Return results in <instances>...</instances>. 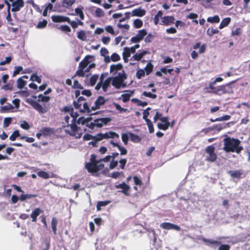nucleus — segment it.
Here are the masks:
<instances>
[{"label":"nucleus","mask_w":250,"mask_h":250,"mask_svg":"<svg viewBox=\"0 0 250 250\" xmlns=\"http://www.w3.org/2000/svg\"><path fill=\"white\" fill-rule=\"evenodd\" d=\"M111 159V155H108L103 159L97 161L96 160V156L92 155L90 159V162L86 163L85 167L89 172L94 173L103 168L104 165L102 164V162H107Z\"/></svg>","instance_id":"obj_1"},{"label":"nucleus","mask_w":250,"mask_h":250,"mask_svg":"<svg viewBox=\"0 0 250 250\" xmlns=\"http://www.w3.org/2000/svg\"><path fill=\"white\" fill-rule=\"evenodd\" d=\"M94 61V56L87 55L85 56L84 59L80 62L76 74L80 77L84 76L85 72L89 71L90 69L95 67Z\"/></svg>","instance_id":"obj_2"},{"label":"nucleus","mask_w":250,"mask_h":250,"mask_svg":"<svg viewBox=\"0 0 250 250\" xmlns=\"http://www.w3.org/2000/svg\"><path fill=\"white\" fill-rule=\"evenodd\" d=\"M110 121L111 119L109 118H103L97 119L93 122H90L88 118L80 117L77 123L79 124L85 125L87 127L91 129H95V127H101L104 125H106Z\"/></svg>","instance_id":"obj_3"},{"label":"nucleus","mask_w":250,"mask_h":250,"mask_svg":"<svg viewBox=\"0 0 250 250\" xmlns=\"http://www.w3.org/2000/svg\"><path fill=\"white\" fill-rule=\"evenodd\" d=\"M224 141L223 149L226 152H235L238 153L243 149V147L239 146L240 141L238 139L228 137L225 138Z\"/></svg>","instance_id":"obj_4"},{"label":"nucleus","mask_w":250,"mask_h":250,"mask_svg":"<svg viewBox=\"0 0 250 250\" xmlns=\"http://www.w3.org/2000/svg\"><path fill=\"white\" fill-rule=\"evenodd\" d=\"M83 138L85 140L93 139L96 141H100L103 139L119 138V135L113 131H108L104 133H99L95 136L87 134L83 136Z\"/></svg>","instance_id":"obj_5"},{"label":"nucleus","mask_w":250,"mask_h":250,"mask_svg":"<svg viewBox=\"0 0 250 250\" xmlns=\"http://www.w3.org/2000/svg\"><path fill=\"white\" fill-rule=\"evenodd\" d=\"M64 131L71 135L74 136L76 138H80L83 134L82 130L77 127L75 125H69L64 127Z\"/></svg>","instance_id":"obj_6"},{"label":"nucleus","mask_w":250,"mask_h":250,"mask_svg":"<svg viewBox=\"0 0 250 250\" xmlns=\"http://www.w3.org/2000/svg\"><path fill=\"white\" fill-rule=\"evenodd\" d=\"M112 85L117 89L125 87L126 84L124 83L126 79V75H121L110 77Z\"/></svg>","instance_id":"obj_7"},{"label":"nucleus","mask_w":250,"mask_h":250,"mask_svg":"<svg viewBox=\"0 0 250 250\" xmlns=\"http://www.w3.org/2000/svg\"><path fill=\"white\" fill-rule=\"evenodd\" d=\"M100 81L95 86V89L98 90L102 88L104 92L107 91L109 87H110V84L111 83L110 77L104 80V76L103 74H102L100 77Z\"/></svg>","instance_id":"obj_8"},{"label":"nucleus","mask_w":250,"mask_h":250,"mask_svg":"<svg viewBox=\"0 0 250 250\" xmlns=\"http://www.w3.org/2000/svg\"><path fill=\"white\" fill-rule=\"evenodd\" d=\"M84 99L83 97H80L77 102H74V106L75 108L79 109L82 112H87L89 113L90 112V109L87 104L84 102Z\"/></svg>","instance_id":"obj_9"},{"label":"nucleus","mask_w":250,"mask_h":250,"mask_svg":"<svg viewBox=\"0 0 250 250\" xmlns=\"http://www.w3.org/2000/svg\"><path fill=\"white\" fill-rule=\"evenodd\" d=\"M110 73L112 75H117V76H119L122 74L126 75L123 68V65L121 63L111 65L110 66Z\"/></svg>","instance_id":"obj_10"},{"label":"nucleus","mask_w":250,"mask_h":250,"mask_svg":"<svg viewBox=\"0 0 250 250\" xmlns=\"http://www.w3.org/2000/svg\"><path fill=\"white\" fill-rule=\"evenodd\" d=\"M215 148L212 146H209L206 148L205 151L207 154V159L210 162H214L217 158V155L214 152Z\"/></svg>","instance_id":"obj_11"},{"label":"nucleus","mask_w":250,"mask_h":250,"mask_svg":"<svg viewBox=\"0 0 250 250\" xmlns=\"http://www.w3.org/2000/svg\"><path fill=\"white\" fill-rule=\"evenodd\" d=\"M106 101L107 100H106L104 97H99L95 101L94 104L91 107V109L92 110H95L100 108V107L103 106Z\"/></svg>","instance_id":"obj_12"},{"label":"nucleus","mask_w":250,"mask_h":250,"mask_svg":"<svg viewBox=\"0 0 250 250\" xmlns=\"http://www.w3.org/2000/svg\"><path fill=\"white\" fill-rule=\"evenodd\" d=\"M115 188H121L122 189L121 192L125 195H130V187L125 182H123L121 184L116 185Z\"/></svg>","instance_id":"obj_13"},{"label":"nucleus","mask_w":250,"mask_h":250,"mask_svg":"<svg viewBox=\"0 0 250 250\" xmlns=\"http://www.w3.org/2000/svg\"><path fill=\"white\" fill-rule=\"evenodd\" d=\"M134 93V90H126L124 93L122 94L119 99L121 100L123 103H126L130 100V97L133 95Z\"/></svg>","instance_id":"obj_14"},{"label":"nucleus","mask_w":250,"mask_h":250,"mask_svg":"<svg viewBox=\"0 0 250 250\" xmlns=\"http://www.w3.org/2000/svg\"><path fill=\"white\" fill-rule=\"evenodd\" d=\"M51 19L52 21L55 22H69L68 17L61 15H53Z\"/></svg>","instance_id":"obj_15"},{"label":"nucleus","mask_w":250,"mask_h":250,"mask_svg":"<svg viewBox=\"0 0 250 250\" xmlns=\"http://www.w3.org/2000/svg\"><path fill=\"white\" fill-rule=\"evenodd\" d=\"M160 227L165 229H175L176 230H180V228L178 226L168 222L161 224Z\"/></svg>","instance_id":"obj_16"},{"label":"nucleus","mask_w":250,"mask_h":250,"mask_svg":"<svg viewBox=\"0 0 250 250\" xmlns=\"http://www.w3.org/2000/svg\"><path fill=\"white\" fill-rule=\"evenodd\" d=\"M175 19L173 16H165L162 18V24L169 25L174 23Z\"/></svg>","instance_id":"obj_17"},{"label":"nucleus","mask_w":250,"mask_h":250,"mask_svg":"<svg viewBox=\"0 0 250 250\" xmlns=\"http://www.w3.org/2000/svg\"><path fill=\"white\" fill-rule=\"evenodd\" d=\"M146 11L141 7L134 9L132 11V16L143 17L146 14Z\"/></svg>","instance_id":"obj_18"},{"label":"nucleus","mask_w":250,"mask_h":250,"mask_svg":"<svg viewBox=\"0 0 250 250\" xmlns=\"http://www.w3.org/2000/svg\"><path fill=\"white\" fill-rule=\"evenodd\" d=\"M37 174L39 177L45 179L55 177V174L53 173H48L44 171H39L38 172Z\"/></svg>","instance_id":"obj_19"},{"label":"nucleus","mask_w":250,"mask_h":250,"mask_svg":"<svg viewBox=\"0 0 250 250\" xmlns=\"http://www.w3.org/2000/svg\"><path fill=\"white\" fill-rule=\"evenodd\" d=\"M32 106L36 110L41 113L43 114L47 112V109L45 107L42 106L41 105L37 103H34L32 104Z\"/></svg>","instance_id":"obj_20"},{"label":"nucleus","mask_w":250,"mask_h":250,"mask_svg":"<svg viewBox=\"0 0 250 250\" xmlns=\"http://www.w3.org/2000/svg\"><path fill=\"white\" fill-rule=\"evenodd\" d=\"M42 212V211L39 208H35L30 215L32 219V221L36 222L37 220V216H39Z\"/></svg>","instance_id":"obj_21"},{"label":"nucleus","mask_w":250,"mask_h":250,"mask_svg":"<svg viewBox=\"0 0 250 250\" xmlns=\"http://www.w3.org/2000/svg\"><path fill=\"white\" fill-rule=\"evenodd\" d=\"M228 173L232 178H239L243 174V172L241 170H230Z\"/></svg>","instance_id":"obj_22"},{"label":"nucleus","mask_w":250,"mask_h":250,"mask_svg":"<svg viewBox=\"0 0 250 250\" xmlns=\"http://www.w3.org/2000/svg\"><path fill=\"white\" fill-rule=\"evenodd\" d=\"M148 53L147 51H143L138 52L133 56L134 60L136 61H140L145 55Z\"/></svg>","instance_id":"obj_23"},{"label":"nucleus","mask_w":250,"mask_h":250,"mask_svg":"<svg viewBox=\"0 0 250 250\" xmlns=\"http://www.w3.org/2000/svg\"><path fill=\"white\" fill-rule=\"evenodd\" d=\"M14 106L13 105H12L10 104H8L4 106H1L0 108V111L1 112H8L12 110Z\"/></svg>","instance_id":"obj_24"},{"label":"nucleus","mask_w":250,"mask_h":250,"mask_svg":"<svg viewBox=\"0 0 250 250\" xmlns=\"http://www.w3.org/2000/svg\"><path fill=\"white\" fill-rule=\"evenodd\" d=\"M202 240L208 246H215L220 244V242L218 241L212 239L203 238Z\"/></svg>","instance_id":"obj_25"},{"label":"nucleus","mask_w":250,"mask_h":250,"mask_svg":"<svg viewBox=\"0 0 250 250\" xmlns=\"http://www.w3.org/2000/svg\"><path fill=\"white\" fill-rule=\"evenodd\" d=\"M41 130L43 136L50 135L54 133L53 129L50 127H44L41 129Z\"/></svg>","instance_id":"obj_26"},{"label":"nucleus","mask_w":250,"mask_h":250,"mask_svg":"<svg viewBox=\"0 0 250 250\" xmlns=\"http://www.w3.org/2000/svg\"><path fill=\"white\" fill-rule=\"evenodd\" d=\"M131 54L129 51V48L125 47L124 48V51L123 52V59L125 62H127L128 58L130 56Z\"/></svg>","instance_id":"obj_27"},{"label":"nucleus","mask_w":250,"mask_h":250,"mask_svg":"<svg viewBox=\"0 0 250 250\" xmlns=\"http://www.w3.org/2000/svg\"><path fill=\"white\" fill-rule=\"evenodd\" d=\"M231 19L229 17L223 19L222 21L221 22L220 25H219V28L222 29L224 27L227 26L230 22Z\"/></svg>","instance_id":"obj_28"},{"label":"nucleus","mask_w":250,"mask_h":250,"mask_svg":"<svg viewBox=\"0 0 250 250\" xmlns=\"http://www.w3.org/2000/svg\"><path fill=\"white\" fill-rule=\"evenodd\" d=\"M68 23H69L70 25L72 26V28H77L78 25H83V23L78 20H77L76 21H71L70 20H69V22H67Z\"/></svg>","instance_id":"obj_29"},{"label":"nucleus","mask_w":250,"mask_h":250,"mask_svg":"<svg viewBox=\"0 0 250 250\" xmlns=\"http://www.w3.org/2000/svg\"><path fill=\"white\" fill-rule=\"evenodd\" d=\"M77 37L80 40L85 41L87 39V36L86 32L83 30H81L77 33Z\"/></svg>","instance_id":"obj_30"},{"label":"nucleus","mask_w":250,"mask_h":250,"mask_svg":"<svg viewBox=\"0 0 250 250\" xmlns=\"http://www.w3.org/2000/svg\"><path fill=\"white\" fill-rule=\"evenodd\" d=\"M129 135L131 141L134 143H138L141 141V138L134 133L129 132Z\"/></svg>","instance_id":"obj_31"},{"label":"nucleus","mask_w":250,"mask_h":250,"mask_svg":"<svg viewBox=\"0 0 250 250\" xmlns=\"http://www.w3.org/2000/svg\"><path fill=\"white\" fill-rule=\"evenodd\" d=\"M94 15L98 18L103 17L104 16V12L101 8H97L94 12Z\"/></svg>","instance_id":"obj_32"},{"label":"nucleus","mask_w":250,"mask_h":250,"mask_svg":"<svg viewBox=\"0 0 250 250\" xmlns=\"http://www.w3.org/2000/svg\"><path fill=\"white\" fill-rule=\"evenodd\" d=\"M113 105L116 108V109L118 110L119 112L120 113H125L128 111V109L127 108H125L122 107L119 104L117 103H113Z\"/></svg>","instance_id":"obj_33"},{"label":"nucleus","mask_w":250,"mask_h":250,"mask_svg":"<svg viewBox=\"0 0 250 250\" xmlns=\"http://www.w3.org/2000/svg\"><path fill=\"white\" fill-rule=\"evenodd\" d=\"M207 21L210 23H218L220 21V18L218 16L215 15L213 17H210L207 19Z\"/></svg>","instance_id":"obj_34"},{"label":"nucleus","mask_w":250,"mask_h":250,"mask_svg":"<svg viewBox=\"0 0 250 250\" xmlns=\"http://www.w3.org/2000/svg\"><path fill=\"white\" fill-rule=\"evenodd\" d=\"M153 65L150 62H148L145 68V71L146 72V75H149L152 71Z\"/></svg>","instance_id":"obj_35"},{"label":"nucleus","mask_w":250,"mask_h":250,"mask_svg":"<svg viewBox=\"0 0 250 250\" xmlns=\"http://www.w3.org/2000/svg\"><path fill=\"white\" fill-rule=\"evenodd\" d=\"M57 224V219L56 218H53L51 221V228L54 234L56 233Z\"/></svg>","instance_id":"obj_36"},{"label":"nucleus","mask_w":250,"mask_h":250,"mask_svg":"<svg viewBox=\"0 0 250 250\" xmlns=\"http://www.w3.org/2000/svg\"><path fill=\"white\" fill-rule=\"evenodd\" d=\"M26 84V82L22 79V78H20L17 80V87L20 88H22Z\"/></svg>","instance_id":"obj_37"},{"label":"nucleus","mask_w":250,"mask_h":250,"mask_svg":"<svg viewBox=\"0 0 250 250\" xmlns=\"http://www.w3.org/2000/svg\"><path fill=\"white\" fill-rule=\"evenodd\" d=\"M163 12L161 11H159L157 14L155 15L154 19V22L155 25H157L159 21V19L162 17Z\"/></svg>","instance_id":"obj_38"},{"label":"nucleus","mask_w":250,"mask_h":250,"mask_svg":"<svg viewBox=\"0 0 250 250\" xmlns=\"http://www.w3.org/2000/svg\"><path fill=\"white\" fill-rule=\"evenodd\" d=\"M75 1V0H63V6L66 8L70 7L73 5Z\"/></svg>","instance_id":"obj_39"},{"label":"nucleus","mask_w":250,"mask_h":250,"mask_svg":"<svg viewBox=\"0 0 250 250\" xmlns=\"http://www.w3.org/2000/svg\"><path fill=\"white\" fill-rule=\"evenodd\" d=\"M98 75H94L89 78V83L91 85H94L98 79Z\"/></svg>","instance_id":"obj_40"},{"label":"nucleus","mask_w":250,"mask_h":250,"mask_svg":"<svg viewBox=\"0 0 250 250\" xmlns=\"http://www.w3.org/2000/svg\"><path fill=\"white\" fill-rule=\"evenodd\" d=\"M75 13L76 15L79 16L80 19L82 20H83L84 19V14L82 11V10L80 8H76L75 9Z\"/></svg>","instance_id":"obj_41"},{"label":"nucleus","mask_w":250,"mask_h":250,"mask_svg":"<svg viewBox=\"0 0 250 250\" xmlns=\"http://www.w3.org/2000/svg\"><path fill=\"white\" fill-rule=\"evenodd\" d=\"M214 92L219 94L225 93L226 92L225 87L224 85L218 86L216 87V90Z\"/></svg>","instance_id":"obj_42"},{"label":"nucleus","mask_w":250,"mask_h":250,"mask_svg":"<svg viewBox=\"0 0 250 250\" xmlns=\"http://www.w3.org/2000/svg\"><path fill=\"white\" fill-rule=\"evenodd\" d=\"M169 125L170 123H159L158 124V128L164 130H167Z\"/></svg>","instance_id":"obj_43"},{"label":"nucleus","mask_w":250,"mask_h":250,"mask_svg":"<svg viewBox=\"0 0 250 250\" xmlns=\"http://www.w3.org/2000/svg\"><path fill=\"white\" fill-rule=\"evenodd\" d=\"M47 24V21L45 20H43L42 21L39 22L36 27L39 29L44 28L46 27Z\"/></svg>","instance_id":"obj_44"},{"label":"nucleus","mask_w":250,"mask_h":250,"mask_svg":"<svg viewBox=\"0 0 250 250\" xmlns=\"http://www.w3.org/2000/svg\"><path fill=\"white\" fill-rule=\"evenodd\" d=\"M219 30L216 29H214L213 28H209L208 29L207 31V34L209 36H212L213 35L215 34H217L219 33Z\"/></svg>","instance_id":"obj_45"},{"label":"nucleus","mask_w":250,"mask_h":250,"mask_svg":"<svg viewBox=\"0 0 250 250\" xmlns=\"http://www.w3.org/2000/svg\"><path fill=\"white\" fill-rule=\"evenodd\" d=\"M104 30H105L108 33L115 35H116L113 27L111 25H107L105 27Z\"/></svg>","instance_id":"obj_46"},{"label":"nucleus","mask_w":250,"mask_h":250,"mask_svg":"<svg viewBox=\"0 0 250 250\" xmlns=\"http://www.w3.org/2000/svg\"><path fill=\"white\" fill-rule=\"evenodd\" d=\"M145 71L144 69H139L136 72V77L138 79H141L145 76Z\"/></svg>","instance_id":"obj_47"},{"label":"nucleus","mask_w":250,"mask_h":250,"mask_svg":"<svg viewBox=\"0 0 250 250\" xmlns=\"http://www.w3.org/2000/svg\"><path fill=\"white\" fill-rule=\"evenodd\" d=\"M20 136V132L18 130L15 131L13 134L9 137V139L11 141H15L16 139Z\"/></svg>","instance_id":"obj_48"},{"label":"nucleus","mask_w":250,"mask_h":250,"mask_svg":"<svg viewBox=\"0 0 250 250\" xmlns=\"http://www.w3.org/2000/svg\"><path fill=\"white\" fill-rule=\"evenodd\" d=\"M133 24L137 28H141L143 25V21L140 19H136L134 21Z\"/></svg>","instance_id":"obj_49"},{"label":"nucleus","mask_w":250,"mask_h":250,"mask_svg":"<svg viewBox=\"0 0 250 250\" xmlns=\"http://www.w3.org/2000/svg\"><path fill=\"white\" fill-rule=\"evenodd\" d=\"M129 138V133H123L122 134V140L125 145L127 144Z\"/></svg>","instance_id":"obj_50"},{"label":"nucleus","mask_w":250,"mask_h":250,"mask_svg":"<svg viewBox=\"0 0 250 250\" xmlns=\"http://www.w3.org/2000/svg\"><path fill=\"white\" fill-rule=\"evenodd\" d=\"M146 35V31L145 30L143 29L140 30L136 35L138 36V38H139L140 40H142Z\"/></svg>","instance_id":"obj_51"},{"label":"nucleus","mask_w":250,"mask_h":250,"mask_svg":"<svg viewBox=\"0 0 250 250\" xmlns=\"http://www.w3.org/2000/svg\"><path fill=\"white\" fill-rule=\"evenodd\" d=\"M110 59L113 62H117L120 60L121 58L118 54L114 53L111 55Z\"/></svg>","instance_id":"obj_52"},{"label":"nucleus","mask_w":250,"mask_h":250,"mask_svg":"<svg viewBox=\"0 0 250 250\" xmlns=\"http://www.w3.org/2000/svg\"><path fill=\"white\" fill-rule=\"evenodd\" d=\"M143 95L153 99H155L157 97V95L156 94H152L150 92L144 91L143 93Z\"/></svg>","instance_id":"obj_53"},{"label":"nucleus","mask_w":250,"mask_h":250,"mask_svg":"<svg viewBox=\"0 0 250 250\" xmlns=\"http://www.w3.org/2000/svg\"><path fill=\"white\" fill-rule=\"evenodd\" d=\"M23 69V68L22 66H16L15 67V70L13 72V76L15 77L16 75H18Z\"/></svg>","instance_id":"obj_54"},{"label":"nucleus","mask_w":250,"mask_h":250,"mask_svg":"<svg viewBox=\"0 0 250 250\" xmlns=\"http://www.w3.org/2000/svg\"><path fill=\"white\" fill-rule=\"evenodd\" d=\"M146 122V124L148 126L149 132L151 133L153 132H154V128H153V126L151 121L149 119H147Z\"/></svg>","instance_id":"obj_55"},{"label":"nucleus","mask_w":250,"mask_h":250,"mask_svg":"<svg viewBox=\"0 0 250 250\" xmlns=\"http://www.w3.org/2000/svg\"><path fill=\"white\" fill-rule=\"evenodd\" d=\"M230 119V116L229 115H227L223 116L221 117H219L214 119V121H227Z\"/></svg>","instance_id":"obj_56"},{"label":"nucleus","mask_w":250,"mask_h":250,"mask_svg":"<svg viewBox=\"0 0 250 250\" xmlns=\"http://www.w3.org/2000/svg\"><path fill=\"white\" fill-rule=\"evenodd\" d=\"M133 181H134V184L136 186H141L142 185V181L139 177H138L137 176H135L133 177Z\"/></svg>","instance_id":"obj_57"},{"label":"nucleus","mask_w":250,"mask_h":250,"mask_svg":"<svg viewBox=\"0 0 250 250\" xmlns=\"http://www.w3.org/2000/svg\"><path fill=\"white\" fill-rule=\"evenodd\" d=\"M34 195H32V194H21L20 197V199L21 201H24L25 200H27V199H30L31 198H32V197H33Z\"/></svg>","instance_id":"obj_58"},{"label":"nucleus","mask_w":250,"mask_h":250,"mask_svg":"<svg viewBox=\"0 0 250 250\" xmlns=\"http://www.w3.org/2000/svg\"><path fill=\"white\" fill-rule=\"evenodd\" d=\"M20 126L21 128L25 130H28L30 127L29 124L25 121H22Z\"/></svg>","instance_id":"obj_59"},{"label":"nucleus","mask_w":250,"mask_h":250,"mask_svg":"<svg viewBox=\"0 0 250 250\" xmlns=\"http://www.w3.org/2000/svg\"><path fill=\"white\" fill-rule=\"evenodd\" d=\"M12 121L11 118H5L3 121V127H6L9 126V125L11 124Z\"/></svg>","instance_id":"obj_60"},{"label":"nucleus","mask_w":250,"mask_h":250,"mask_svg":"<svg viewBox=\"0 0 250 250\" xmlns=\"http://www.w3.org/2000/svg\"><path fill=\"white\" fill-rule=\"evenodd\" d=\"M30 80L33 82H37L38 83H41V79L35 74H33L31 76Z\"/></svg>","instance_id":"obj_61"},{"label":"nucleus","mask_w":250,"mask_h":250,"mask_svg":"<svg viewBox=\"0 0 250 250\" xmlns=\"http://www.w3.org/2000/svg\"><path fill=\"white\" fill-rule=\"evenodd\" d=\"M72 86L73 88L76 89L77 88L82 89L83 88L82 85L79 83V82L77 80H75L74 81Z\"/></svg>","instance_id":"obj_62"},{"label":"nucleus","mask_w":250,"mask_h":250,"mask_svg":"<svg viewBox=\"0 0 250 250\" xmlns=\"http://www.w3.org/2000/svg\"><path fill=\"white\" fill-rule=\"evenodd\" d=\"M117 148H118V149L120 151L121 155H124L126 154V153H127V150L125 147H123V146H121L120 145H119V146H118Z\"/></svg>","instance_id":"obj_63"},{"label":"nucleus","mask_w":250,"mask_h":250,"mask_svg":"<svg viewBox=\"0 0 250 250\" xmlns=\"http://www.w3.org/2000/svg\"><path fill=\"white\" fill-rule=\"evenodd\" d=\"M100 54L102 56L105 57L108 54V51L106 48L102 47L100 50Z\"/></svg>","instance_id":"obj_64"}]
</instances>
